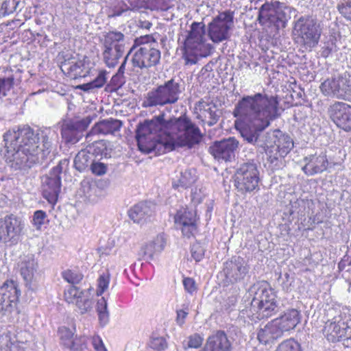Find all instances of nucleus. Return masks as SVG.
Returning <instances> with one entry per match:
<instances>
[{
	"mask_svg": "<svg viewBox=\"0 0 351 351\" xmlns=\"http://www.w3.org/2000/svg\"><path fill=\"white\" fill-rule=\"evenodd\" d=\"M199 128L185 115L165 119V114L145 120L138 124L136 138L140 151L144 153L171 152L177 147L192 148L202 139Z\"/></svg>",
	"mask_w": 351,
	"mask_h": 351,
	"instance_id": "f257e3e1",
	"label": "nucleus"
},
{
	"mask_svg": "<svg viewBox=\"0 0 351 351\" xmlns=\"http://www.w3.org/2000/svg\"><path fill=\"white\" fill-rule=\"evenodd\" d=\"M232 114L236 118L235 127L245 139V132H262L280 116L279 101L276 96L261 93L244 95L235 104Z\"/></svg>",
	"mask_w": 351,
	"mask_h": 351,
	"instance_id": "f03ea898",
	"label": "nucleus"
},
{
	"mask_svg": "<svg viewBox=\"0 0 351 351\" xmlns=\"http://www.w3.org/2000/svg\"><path fill=\"white\" fill-rule=\"evenodd\" d=\"M50 129L34 131L29 125H23L17 130L8 131L4 136L8 153L21 165L30 167L40 162L49 154L52 147Z\"/></svg>",
	"mask_w": 351,
	"mask_h": 351,
	"instance_id": "7ed1b4c3",
	"label": "nucleus"
},
{
	"mask_svg": "<svg viewBox=\"0 0 351 351\" xmlns=\"http://www.w3.org/2000/svg\"><path fill=\"white\" fill-rule=\"evenodd\" d=\"M244 134L245 140L261 148V152H265L271 162L277 160L279 157H285L293 147L291 138L279 130L265 134L263 132L257 134Z\"/></svg>",
	"mask_w": 351,
	"mask_h": 351,
	"instance_id": "20e7f679",
	"label": "nucleus"
},
{
	"mask_svg": "<svg viewBox=\"0 0 351 351\" xmlns=\"http://www.w3.org/2000/svg\"><path fill=\"white\" fill-rule=\"evenodd\" d=\"M252 296L250 312L252 319H261L276 314L278 310L275 291L266 281L254 284L250 289Z\"/></svg>",
	"mask_w": 351,
	"mask_h": 351,
	"instance_id": "39448f33",
	"label": "nucleus"
},
{
	"mask_svg": "<svg viewBox=\"0 0 351 351\" xmlns=\"http://www.w3.org/2000/svg\"><path fill=\"white\" fill-rule=\"evenodd\" d=\"M205 25L202 22H193L188 31L182 49L185 64H195L199 58L206 57L213 47L206 43Z\"/></svg>",
	"mask_w": 351,
	"mask_h": 351,
	"instance_id": "423d86ee",
	"label": "nucleus"
},
{
	"mask_svg": "<svg viewBox=\"0 0 351 351\" xmlns=\"http://www.w3.org/2000/svg\"><path fill=\"white\" fill-rule=\"evenodd\" d=\"M181 93L180 83L171 78L149 91L142 106L145 108H149L172 105L178 102Z\"/></svg>",
	"mask_w": 351,
	"mask_h": 351,
	"instance_id": "0eeeda50",
	"label": "nucleus"
},
{
	"mask_svg": "<svg viewBox=\"0 0 351 351\" xmlns=\"http://www.w3.org/2000/svg\"><path fill=\"white\" fill-rule=\"evenodd\" d=\"M102 60L108 68H114L124 54L126 39L125 35L113 30L105 33L100 40Z\"/></svg>",
	"mask_w": 351,
	"mask_h": 351,
	"instance_id": "6e6552de",
	"label": "nucleus"
},
{
	"mask_svg": "<svg viewBox=\"0 0 351 351\" xmlns=\"http://www.w3.org/2000/svg\"><path fill=\"white\" fill-rule=\"evenodd\" d=\"M297 42L306 50H311L319 43L321 31L311 17H301L295 25Z\"/></svg>",
	"mask_w": 351,
	"mask_h": 351,
	"instance_id": "1a4fd4ad",
	"label": "nucleus"
},
{
	"mask_svg": "<svg viewBox=\"0 0 351 351\" xmlns=\"http://www.w3.org/2000/svg\"><path fill=\"white\" fill-rule=\"evenodd\" d=\"M234 23V13L230 10L220 12L208 23V36L214 43L227 40L230 36V30Z\"/></svg>",
	"mask_w": 351,
	"mask_h": 351,
	"instance_id": "9d476101",
	"label": "nucleus"
},
{
	"mask_svg": "<svg viewBox=\"0 0 351 351\" xmlns=\"http://www.w3.org/2000/svg\"><path fill=\"white\" fill-rule=\"evenodd\" d=\"M259 171L254 162H245L234 173V185L242 193L252 192L258 189Z\"/></svg>",
	"mask_w": 351,
	"mask_h": 351,
	"instance_id": "9b49d317",
	"label": "nucleus"
},
{
	"mask_svg": "<svg viewBox=\"0 0 351 351\" xmlns=\"http://www.w3.org/2000/svg\"><path fill=\"white\" fill-rule=\"evenodd\" d=\"M93 121L91 116L81 119H71L64 121L61 128V135L67 144H75L83 136V132Z\"/></svg>",
	"mask_w": 351,
	"mask_h": 351,
	"instance_id": "f8f14e48",
	"label": "nucleus"
},
{
	"mask_svg": "<svg viewBox=\"0 0 351 351\" xmlns=\"http://www.w3.org/2000/svg\"><path fill=\"white\" fill-rule=\"evenodd\" d=\"M320 90L327 97L343 99L351 98V82L346 77L328 78L321 84Z\"/></svg>",
	"mask_w": 351,
	"mask_h": 351,
	"instance_id": "ddd939ff",
	"label": "nucleus"
},
{
	"mask_svg": "<svg viewBox=\"0 0 351 351\" xmlns=\"http://www.w3.org/2000/svg\"><path fill=\"white\" fill-rule=\"evenodd\" d=\"M20 291L15 282L6 281L0 287V314L8 316L15 310L19 301Z\"/></svg>",
	"mask_w": 351,
	"mask_h": 351,
	"instance_id": "4468645a",
	"label": "nucleus"
},
{
	"mask_svg": "<svg viewBox=\"0 0 351 351\" xmlns=\"http://www.w3.org/2000/svg\"><path fill=\"white\" fill-rule=\"evenodd\" d=\"M62 166L54 167L48 175L42 178L43 195L51 204H55L60 192Z\"/></svg>",
	"mask_w": 351,
	"mask_h": 351,
	"instance_id": "2eb2a0df",
	"label": "nucleus"
},
{
	"mask_svg": "<svg viewBox=\"0 0 351 351\" xmlns=\"http://www.w3.org/2000/svg\"><path fill=\"white\" fill-rule=\"evenodd\" d=\"M348 326H351V317H335L325 323L324 335L331 342L342 341L345 339Z\"/></svg>",
	"mask_w": 351,
	"mask_h": 351,
	"instance_id": "dca6fc26",
	"label": "nucleus"
},
{
	"mask_svg": "<svg viewBox=\"0 0 351 351\" xmlns=\"http://www.w3.org/2000/svg\"><path fill=\"white\" fill-rule=\"evenodd\" d=\"M328 114L332 122L344 131H351V106L335 101L328 108Z\"/></svg>",
	"mask_w": 351,
	"mask_h": 351,
	"instance_id": "f3484780",
	"label": "nucleus"
},
{
	"mask_svg": "<svg viewBox=\"0 0 351 351\" xmlns=\"http://www.w3.org/2000/svg\"><path fill=\"white\" fill-rule=\"evenodd\" d=\"M132 59V64L140 69L156 65L160 59V51L151 45H145L136 49Z\"/></svg>",
	"mask_w": 351,
	"mask_h": 351,
	"instance_id": "a211bd4d",
	"label": "nucleus"
},
{
	"mask_svg": "<svg viewBox=\"0 0 351 351\" xmlns=\"http://www.w3.org/2000/svg\"><path fill=\"white\" fill-rule=\"evenodd\" d=\"M239 143L234 137L215 141L209 147V152L218 161H231L235 157V152Z\"/></svg>",
	"mask_w": 351,
	"mask_h": 351,
	"instance_id": "6ab92c4d",
	"label": "nucleus"
},
{
	"mask_svg": "<svg viewBox=\"0 0 351 351\" xmlns=\"http://www.w3.org/2000/svg\"><path fill=\"white\" fill-rule=\"evenodd\" d=\"M65 300L75 304L82 314L90 311L93 308V300L88 291L81 290L76 286H69L64 291Z\"/></svg>",
	"mask_w": 351,
	"mask_h": 351,
	"instance_id": "aec40b11",
	"label": "nucleus"
},
{
	"mask_svg": "<svg viewBox=\"0 0 351 351\" xmlns=\"http://www.w3.org/2000/svg\"><path fill=\"white\" fill-rule=\"evenodd\" d=\"M38 267V264L34 254L31 253L23 254L19 257L17 268L25 283V286L29 289H33Z\"/></svg>",
	"mask_w": 351,
	"mask_h": 351,
	"instance_id": "412c9836",
	"label": "nucleus"
},
{
	"mask_svg": "<svg viewBox=\"0 0 351 351\" xmlns=\"http://www.w3.org/2000/svg\"><path fill=\"white\" fill-rule=\"evenodd\" d=\"M92 64L89 60L71 58L62 63L61 70L70 78L85 77L90 75Z\"/></svg>",
	"mask_w": 351,
	"mask_h": 351,
	"instance_id": "4be33fe9",
	"label": "nucleus"
},
{
	"mask_svg": "<svg viewBox=\"0 0 351 351\" xmlns=\"http://www.w3.org/2000/svg\"><path fill=\"white\" fill-rule=\"evenodd\" d=\"M303 161L304 165L302 169L308 176L324 172L328 165V158L324 152L308 155L304 158Z\"/></svg>",
	"mask_w": 351,
	"mask_h": 351,
	"instance_id": "5701e85b",
	"label": "nucleus"
},
{
	"mask_svg": "<svg viewBox=\"0 0 351 351\" xmlns=\"http://www.w3.org/2000/svg\"><path fill=\"white\" fill-rule=\"evenodd\" d=\"M232 342L223 330H217L206 339L204 347L199 351H232Z\"/></svg>",
	"mask_w": 351,
	"mask_h": 351,
	"instance_id": "b1692460",
	"label": "nucleus"
},
{
	"mask_svg": "<svg viewBox=\"0 0 351 351\" xmlns=\"http://www.w3.org/2000/svg\"><path fill=\"white\" fill-rule=\"evenodd\" d=\"M223 271L226 277L232 282H237L244 278L248 271L246 263L241 257H233L226 261Z\"/></svg>",
	"mask_w": 351,
	"mask_h": 351,
	"instance_id": "393cba45",
	"label": "nucleus"
},
{
	"mask_svg": "<svg viewBox=\"0 0 351 351\" xmlns=\"http://www.w3.org/2000/svg\"><path fill=\"white\" fill-rule=\"evenodd\" d=\"M21 231L19 221H0V245L10 243V245L16 243Z\"/></svg>",
	"mask_w": 351,
	"mask_h": 351,
	"instance_id": "a878e982",
	"label": "nucleus"
},
{
	"mask_svg": "<svg viewBox=\"0 0 351 351\" xmlns=\"http://www.w3.org/2000/svg\"><path fill=\"white\" fill-rule=\"evenodd\" d=\"M122 123L118 119H104L94 125L89 132L87 133L86 138L88 141H91L90 138L93 135L102 134H114L119 131L121 128Z\"/></svg>",
	"mask_w": 351,
	"mask_h": 351,
	"instance_id": "bb28decb",
	"label": "nucleus"
},
{
	"mask_svg": "<svg viewBox=\"0 0 351 351\" xmlns=\"http://www.w3.org/2000/svg\"><path fill=\"white\" fill-rule=\"evenodd\" d=\"M300 319L301 315L300 311L295 308H291L287 310L280 317L274 320L283 335L285 332L293 330L300 322Z\"/></svg>",
	"mask_w": 351,
	"mask_h": 351,
	"instance_id": "cd10ccee",
	"label": "nucleus"
},
{
	"mask_svg": "<svg viewBox=\"0 0 351 351\" xmlns=\"http://www.w3.org/2000/svg\"><path fill=\"white\" fill-rule=\"evenodd\" d=\"M282 336L281 330L274 319L268 322L263 327H261L257 332L258 340L264 345L273 343Z\"/></svg>",
	"mask_w": 351,
	"mask_h": 351,
	"instance_id": "c85d7f7f",
	"label": "nucleus"
},
{
	"mask_svg": "<svg viewBox=\"0 0 351 351\" xmlns=\"http://www.w3.org/2000/svg\"><path fill=\"white\" fill-rule=\"evenodd\" d=\"M156 205L151 201L141 202L131 207L128 211L130 219H146L154 216Z\"/></svg>",
	"mask_w": 351,
	"mask_h": 351,
	"instance_id": "c756f323",
	"label": "nucleus"
},
{
	"mask_svg": "<svg viewBox=\"0 0 351 351\" xmlns=\"http://www.w3.org/2000/svg\"><path fill=\"white\" fill-rule=\"evenodd\" d=\"M166 243L167 241L164 235L158 234L153 241L142 247L144 255L150 259H154V256L159 255L164 250Z\"/></svg>",
	"mask_w": 351,
	"mask_h": 351,
	"instance_id": "7c9ffc66",
	"label": "nucleus"
},
{
	"mask_svg": "<svg viewBox=\"0 0 351 351\" xmlns=\"http://www.w3.org/2000/svg\"><path fill=\"white\" fill-rule=\"evenodd\" d=\"M258 20L260 23L265 24L267 22L275 23L278 20L282 21V17L274 5L267 2L261 7Z\"/></svg>",
	"mask_w": 351,
	"mask_h": 351,
	"instance_id": "2f4dec72",
	"label": "nucleus"
},
{
	"mask_svg": "<svg viewBox=\"0 0 351 351\" xmlns=\"http://www.w3.org/2000/svg\"><path fill=\"white\" fill-rule=\"evenodd\" d=\"M108 72L105 69L99 70L97 76L91 82L79 85L77 88L86 93H93L102 88L106 83Z\"/></svg>",
	"mask_w": 351,
	"mask_h": 351,
	"instance_id": "473e14b6",
	"label": "nucleus"
},
{
	"mask_svg": "<svg viewBox=\"0 0 351 351\" xmlns=\"http://www.w3.org/2000/svg\"><path fill=\"white\" fill-rule=\"evenodd\" d=\"M197 107L201 114L205 119H208L207 124L209 126H213L217 122L219 116L217 113V108L214 104L202 101L198 103Z\"/></svg>",
	"mask_w": 351,
	"mask_h": 351,
	"instance_id": "72a5a7b5",
	"label": "nucleus"
},
{
	"mask_svg": "<svg viewBox=\"0 0 351 351\" xmlns=\"http://www.w3.org/2000/svg\"><path fill=\"white\" fill-rule=\"evenodd\" d=\"M23 4V0H3L0 7V17H5L14 12L21 11Z\"/></svg>",
	"mask_w": 351,
	"mask_h": 351,
	"instance_id": "f704fd0d",
	"label": "nucleus"
},
{
	"mask_svg": "<svg viewBox=\"0 0 351 351\" xmlns=\"http://www.w3.org/2000/svg\"><path fill=\"white\" fill-rule=\"evenodd\" d=\"M197 180L195 171L194 169H186L184 171L180 173V176L178 178V183L174 182L173 186L178 188H188L191 186Z\"/></svg>",
	"mask_w": 351,
	"mask_h": 351,
	"instance_id": "c9c22d12",
	"label": "nucleus"
},
{
	"mask_svg": "<svg viewBox=\"0 0 351 351\" xmlns=\"http://www.w3.org/2000/svg\"><path fill=\"white\" fill-rule=\"evenodd\" d=\"M60 338L62 343L73 351H77L80 347L75 346V341H73V332L69 328L62 326L58 330Z\"/></svg>",
	"mask_w": 351,
	"mask_h": 351,
	"instance_id": "e433bc0d",
	"label": "nucleus"
},
{
	"mask_svg": "<svg viewBox=\"0 0 351 351\" xmlns=\"http://www.w3.org/2000/svg\"><path fill=\"white\" fill-rule=\"evenodd\" d=\"M90 153L87 149L80 151L74 159V167L79 171H84L90 164Z\"/></svg>",
	"mask_w": 351,
	"mask_h": 351,
	"instance_id": "4c0bfd02",
	"label": "nucleus"
},
{
	"mask_svg": "<svg viewBox=\"0 0 351 351\" xmlns=\"http://www.w3.org/2000/svg\"><path fill=\"white\" fill-rule=\"evenodd\" d=\"M175 227L180 229L184 237L190 238L197 229L195 221H175Z\"/></svg>",
	"mask_w": 351,
	"mask_h": 351,
	"instance_id": "58836bf2",
	"label": "nucleus"
},
{
	"mask_svg": "<svg viewBox=\"0 0 351 351\" xmlns=\"http://www.w3.org/2000/svg\"><path fill=\"white\" fill-rule=\"evenodd\" d=\"M97 311L98 313L99 319L102 326H105L109 321V312L108 311L107 300L102 297L97 301Z\"/></svg>",
	"mask_w": 351,
	"mask_h": 351,
	"instance_id": "ea45409f",
	"label": "nucleus"
},
{
	"mask_svg": "<svg viewBox=\"0 0 351 351\" xmlns=\"http://www.w3.org/2000/svg\"><path fill=\"white\" fill-rule=\"evenodd\" d=\"M86 149L90 154H91L95 156H106L108 154L107 143L104 140L95 141L88 145Z\"/></svg>",
	"mask_w": 351,
	"mask_h": 351,
	"instance_id": "a19ab883",
	"label": "nucleus"
},
{
	"mask_svg": "<svg viewBox=\"0 0 351 351\" xmlns=\"http://www.w3.org/2000/svg\"><path fill=\"white\" fill-rule=\"evenodd\" d=\"M62 277L67 282L73 285L78 284L83 278V275L77 269H69L62 272Z\"/></svg>",
	"mask_w": 351,
	"mask_h": 351,
	"instance_id": "79ce46f5",
	"label": "nucleus"
},
{
	"mask_svg": "<svg viewBox=\"0 0 351 351\" xmlns=\"http://www.w3.org/2000/svg\"><path fill=\"white\" fill-rule=\"evenodd\" d=\"M135 10L134 7L132 5H128L123 1H118L112 9V16H129L130 13Z\"/></svg>",
	"mask_w": 351,
	"mask_h": 351,
	"instance_id": "37998d69",
	"label": "nucleus"
},
{
	"mask_svg": "<svg viewBox=\"0 0 351 351\" xmlns=\"http://www.w3.org/2000/svg\"><path fill=\"white\" fill-rule=\"evenodd\" d=\"M275 351H302L300 344L293 338L282 341Z\"/></svg>",
	"mask_w": 351,
	"mask_h": 351,
	"instance_id": "c03bdc74",
	"label": "nucleus"
},
{
	"mask_svg": "<svg viewBox=\"0 0 351 351\" xmlns=\"http://www.w3.org/2000/svg\"><path fill=\"white\" fill-rule=\"evenodd\" d=\"M110 275L107 271L100 275L98 278V288L97 290V295H101L108 288Z\"/></svg>",
	"mask_w": 351,
	"mask_h": 351,
	"instance_id": "a18cd8bd",
	"label": "nucleus"
},
{
	"mask_svg": "<svg viewBox=\"0 0 351 351\" xmlns=\"http://www.w3.org/2000/svg\"><path fill=\"white\" fill-rule=\"evenodd\" d=\"M205 248L199 242H195L191 245V253L195 261H200L204 256Z\"/></svg>",
	"mask_w": 351,
	"mask_h": 351,
	"instance_id": "49530a36",
	"label": "nucleus"
},
{
	"mask_svg": "<svg viewBox=\"0 0 351 351\" xmlns=\"http://www.w3.org/2000/svg\"><path fill=\"white\" fill-rule=\"evenodd\" d=\"M155 40L154 39L153 36L151 35H145L143 36H140L138 38H136L134 40V44L133 47L130 49V53H132L134 50L140 47L141 46H143L145 45H151L152 43H154Z\"/></svg>",
	"mask_w": 351,
	"mask_h": 351,
	"instance_id": "de8ad7c7",
	"label": "nucleus"
},
{
	"mask_svg": "<svg viewBox=\"0 0 351 351\" xmlns=\"http://www.w3.org/2000/svg\"><path fill=\"white\" fill-rule=\"evenodd\" d=\"M195 213L193 210H189L188 208L182 207L178 209L174 216V219H193Z\"/></svg>",
	"mask_w": 351,
	"mask_h": 351,
	"instance_id": "09e8293b",
	"label": "nucleus"
},
{
	"mask_svg": "<svg viewBox=\"0 0 351 351\" xmlns=\"http://www.w3.org/2000/svg\"><path fill=\"white\" fill-rule=\"evenodd\" d=\"M14 78L8 77L6 78H0V96H5L7 92L9 91L13 86Z\"/></svg>",
	"mask_w": 351,
	"mask_h": 351,
	"instance_id": "8fccbe9b",
	"label": "nucleus"
},
{
	"mask_svg": "<svg viewBox=\"0 0 351 351\" xmlns=\"http://www.w3.org/2000/svg\"><path fill=\"white\" fill-rule=\"evenodd\" d=\"M150 346L154 350L161 351L167 348V343L165 338L158 337L152 339L150 341Z\"/></svg>",
	"mask_w": 351,
	"mask_h": 351,
	"instance_id": "3c124183",
	"label": "nucleus"
},
{
	"mask_svg": "<svg viewBox=\"0 0 351 351\" xmlns=\"http://www.w3.org/2000/svg\"><path fill=\"white\" fill-rule=\"evenodd\" d=\"M203 342V338L197 333H195L188 337L187 346L191 348H199Z\"/></svg>",
	"mask_w": 351,
	"mask_h": 351,
	"instance_id": "603ef678",
	"label": "nucleus"
},
{
	"mask_svg": "<svg viewBox=\"0 0 351 351\" xmlns=\"http://www.w3.org/2000/svg\"><path fill=\"white\" fill-rule=\"evenodd\" d=\"M92 188L88 182H83L81 184V187L79 190V195H82V193L84 196V201H90L92 195Z\"/></svg>",
	"mask_w": 351,
	"mask_h": 351,
	"instance_id": "864d4df0",
	"label": "nucleus"
},
{
	"mask_svg": "<svg viewBox=\"0 0 351 351\" xmlns=\"http://www.w3.org/2000/svg\"><path fill=\"white\" fill-rule=\"evenodd\" d=\"M183 285L185 291L191 295L197 291L195 281L191 278H184L183 279Z\"/></svg>",
	"mask_w": 351,
	"mask_h": 351,
	"instance_id": "5fc2aeb1",
	"label": "nucleus"
},
{
	"mask_svg": "<svg viewBox=\"0 0 351 351\" xmlns=\"http://www.w3.org/2000/svg\"><path fill=\"white\" fill-rule=\"evenodd\" d=\"M91 171L95 175L101 176L106 173L107 166L102 162H93L91 164Z\"/></svg>",
	"mask_w": 351,
	"mask_h": 351,
	"instance_id": "6e6d98bb",
	"label": "nucleus"
},
{
	"mask_svg": "<svg viewBox=\"0 0 351 351\" xmlns=\"http://www.w3.org/2000/svg\"><path fill=\"white\" fill-rule=\"evenodd\" d=\"M337 8L343 17L351 21V6L350 5L341 3L338 5Z\"/></svg>",
	"mask_w": 351,
	"mask_h": 351,
	"instance_id": "4d7b16f0",
	"label": "nucleus"
},
{
	"mask_svg": "<svg viewBox=\"0 0 351 351\" xmlns=\"http://www.w3.org/2000/svg\"><path fill=\"white\" fill-rule=\"evenodd\" d=\"M110 82L117 88L121 87L125 83L124 76L116 73L112 77Z\"/></svg>",
	"mask_w": 351,
	"mask_h": 351,
	"instance_id": "13d9d810",
	"label": "nucleus"
},
{
	"mask_svg": "<svg viewBox=\"0 0 351 351\" xmlns=\"http://www.w3.org/2000/svg\"><path fill=\"white\" fill-rule=\"evenodd\" d=\"M334 49V43H327L322 47L321 54L323 57L327 58Z\"/></svg>",
	"mask_w": 351,
	"mask_h": 351,
	"instance_id": "bf43d9fd",
	"label": "nucleus"
},
{
	"mask_svg": "<svg viewBox=\"0 0 351 351\" xmlns=\"http://www.w3.org/2000/svg\"><path fill=\"white\" fill-rule=\"evenodd\" d=\"M93 343L97 351H106L105 346L99 337L94 338Z\"/></svg>",
	"mask_w": 351,
	"mask_h": 351,
	"instance_id": "052dcab7",
	"label": "nucleus"
},
{
	"mask_svg": "<svg viewBox=\"0 0 351 351\" xmlns=\"http://www.w3.org/2000/svg\"><path fill=\"white\" fill-rule=\"evenodd\" d=\"M188 315V312L184 311V310H178L177 311V322L179 325L182 326L184 322V319Z\"/></svg>",
	"mask_w": 351,
	"mask_h": 351,
	"instance_id": "680f3d73",
	"label": "nucleus"
},
{
	"mask_svg": "<svg viewBox=\"0 0 351 351\" xmlns=\"http://www.w3.org/2000/svg\"><path fill=\"white\" fill-rule=\"evenodd\" d=\"M343 345L345 347L351 348V325L348 326L345 339H343Z\"/></svg>",
	"mask_w": 351,
	"mask_h": 351,
	"instance_id": "e2e57ef3",
	"label": "nucleus"
},
{
	"mask_svg": "<svg viewBox=\"0 0 351 351\" xmlns=\"http://www.w3.org/2000/svg\"><path fill=\"white\" fill-rule=\"evenodd\" d=\"M138 27L141 28V29H149V28L152 26V23L148 21H141L140 20L138 22V24H137Z\"/></svg>",
	"mask_w": 351,
	"mask_h": 351,
	"instance_id": "0e129e2a",
	"label": "nucleus"
},
{
	"mask_svg": "<svg viewBox=\"0 0 351 351\" xmlns=\"http://www.w3.org/2000/svg\"><path fill=\"white\" fill-rule=\"evenodd\" d=\"M130 52L127 54V56H125L124 60L123 61L122 64H121V66H119L117 72L116 73L117 74H119L120 75H122V76H124V73H125V64H126V62H127V59H128V56L130 55Z\"/></svg>",
	"mask_w": 351,
	"mask_h": 351,
	"instance_id": "69168bd1",
	"label": "nucleus"
},
{
	"mask_svg": "<svg viewBox=\"0 0 351 351\" xmlns=\"http://www.w3.org/2000/svg\"><path fill=\"white\" fill-rule=\"evenodd\" d=\"M47 215L45 212L38 210L34 212L33 219H45Z\"/></svg>",
	"mask_w": 351,
	"mask_h": 351,
	"instance_id": "338daca9",
	"label": "nucleus"
},
{
	"mask_svg": "<svg viewBox=\"0 0 351 351\" xmlns=\"http://www.w3.org/2000/svg\"><path fill=\"white\" fill-rule=\"evenodd\" d=\"M49 221H46V222H48ZM33 225L37 228L39 229L40 226L45 223V221H32Z\"/></svg>",
	"mask_w": 351,
	"mask_h": 351,
	"instance_id": "774afa93",
	"label": "nucleus"
}]
</instances>
